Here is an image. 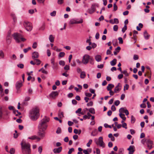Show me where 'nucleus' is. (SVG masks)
Listing matches in <instances>:
<instances>
[{"label":"nucleus","mask_w":154,"mask_h":154,"mask_svg":"<svg viewBox=\"0 0 154 154\" xmlns=\"http://www.w3.org/2000/svg\"><path fill=\"white\" fill-rule=\"evenodd\" d=\"M49 121V118L47 117H45L41 121L38 127L39 135H44L46 134V130L48 126L47 123Z\"/></svg>","instance_id":"f257e3e1"},{"label":"nucleus","mask_w":154,"mask_h":154,"mask_svg":"<svg viewBox=\"0 0 154 154\" xmlns=\"http://www.w3.org/2000/svg\"><path fill=\"white\" fill-rule=\"evenodd\" d=\"M21 149L23 154H30L31 152V145L29 143H26L23 140L21 142Z\"/></svg>","instance_id":"f03ea898"},{"label":"nucleus","mask_w":154,"mask_h":154,"mask_svg":"<svg viewBox=\"0 0 154 154\" xmlns=\"http://www.w3.org/2000/svg\"><path fill=\"white\" fill-rule=\"evenodd\" d=\"M39 109L37 107L33 108L31 112V119L33 120H36L39 116Z\"/></svg>","instance_id":"7ed1b4c3"},{"label":"nucleus","mask_w":154,"mask_h":154,"mask_svg":"<svg viewBox=\"0 0 154 154\" xmlns=\"http://www.w3.org/2000/svg\"><path fill=\"white\" fill-rule=\"evenodd\" d=\"M12 36L17 43H19L21 41L24 42L26 40L25 38L23 37V36L21 34L18 33H14L13 34Z\"/></svg>","instance_id":"20e7f679"},{"label":"nucleus","mask_w":154,"mask_h":154,"mask_svg":"<svg viewBox=\"0 0 154 154\" xmlns=\"http://www.w3.org/2000/svg\"><path fill=\"white\" fill-rule=\"evenodd\" d=\"M23 25L26 30L30 31L32 29V24L29 22L25 21L23 23Z\"/></svg>","instance_id":"39448f33"},{"label":"nucleus","mask_w":154,"mask_h":154,"mask_svg":"<svg viewBox=\"0 0 154 154\" xmlns=\"http://www.w3.org/2000/svg\"><path fill=\"white\" fill-rule=\"evenodd\" d=\"M95 141L97 145H99L102 147H105V143L103 141V138L102 137H100L97 140H95Z\"/></svg>","instance_id":"423d86ee"},{"label":"nucleus","mask_w":154,"mask_h":154,"mask_svg":"<svg viewBox=\"0 0 154 154\" xmlns=\"http://www.w3.org/2000/svg\"><path fill=\"white\" fill-rule=\"evenodd\" d=\"M90 56L88 54H85L83 57L82 63L85 64H87L89 62Z\"/></svg>","instance_id":"0eeeda50"},{"label":"nucleus","mask_w":154,"mask_h":154,"mask_svg":"<svg viewBox=\"0 0 154 154\" xmlns=\"http://www.w3.org/2000/svg\"><path fill=\"white\" fill-rule=\"evenodd\" d=\"M83 22V20L82 19H80L79 20H78L72 19L70 21L69 23L70 24H74L82 23Z\"/></svg>","instance_id":"6e6552de"},{"label":"nucleus","mask_w":154,"mask_h":154,"mask_svg":"<svg viewBox=\"0 0 154 154\" xmlns=\"http://www.w3.org/2000/svg\"><path fill=\"white\" fill-rule=\"evenodd\" d=\"M22 86V82L21 81H20L17 82L16 84V89L17 90V92H18L20 91V88Z\"/></svg>","instance_id":"1a4fd4ad"},{"label":"nucleus","mask_w":154,"mask_h":154,"mask_svg":"<svg viewBox=\"0 0 154 154\" xmlns=\"http://www.w3.org/2000/svg\"><path fill=\"white\" fill-rule=\"evenodd\" d=\"M122 86L120 83H118L117 86L115 87L114 91L115 93H117L121 89Z\"/></svg>","instance_id":"9d476101"},{"label":"nucleus","mask_w":154,"mask_h":154,"mask_svg":"<svg viewBox=\"0 0 154 154\" xmlns=\"http://www.w3.org/2000/svg\"><path fill=\"white\" fill-rule=\"evenodd\" d=\"M59 94V92L57 91H53L50 94V97L53 98H55V97L57 96Z\"/></svg>","instance_id":"9b49d317"},{"label":"nucleus","mask_w":154,"mask_h":154,"mask_svg":"<svg viewBox=\"0 0 154 154\" xmlns=\"http://www.w3.org/2000/svg\"><path fill=\"white\" fill-rule=\"evenodd\" d=\"M32 58L34 60L37 58L39 57V54L37 52L34 51L32 53Z\"/></svg>","instance_id":"f8f14e48"},{"label":"nucleus","mask_w":154,"mask_h":154,"mask_svg":"<svg viewBox=\"0 0 154 154\" xmlns=\"http://www.w3.org/2000/svg\"><path fill=\"white\" fill-rule=\"evenodd\" d=\"M62 149V147L60 146L57 148H54L53 151L54 153H59L61 151Z\"/></svg>","instance_id":"ddd939ff"},{"label":"nucleus","mask_w":154,"mask_h":154,"mask_svg":"<svg viewBox=\"0 0 154 154\" xmlns=\"http://www.w3.org/2000/svg\"><path fill=\"white\" fill-rule=\"evenodd\" d=\"M29 139L32 140H36L37 141H39L41 139V138L37 136L36 135H33L28 138Z\"/></svg>","instance_id":"4468645a"},{"label":"nucleus","mask_w":154,"mask_h":154,"mask_svg":"<svg viewBox=\"0 0 154 154\" xmlns=\"http://www.w3.org/2000/svg\"><path fill=\"white\" fill-rule=\"evenodd\" d=\"M134 146H131L128 149V150L129 151V154H133L134 152Z\"/></svg>","instance_id":"2eb2a0df"},{"label":"nucleus","mask_w":154,"mask_h":154,"mask_svg":"<svg viewBox=\"0 0 154 154\" xmlns=\"http://www.w3.org/2000/svg\"><path fill=\"white\" fill-rule=\"evenodd\" d=\"M6 42L8 44H10L11 42V36L10 34H9L7 37Z\"/></svg>","instance_id":"dca6fc26"},{"label":"nucleus","mask_w":154,"mask_h":154,"mask_svg":"<svg viewBox=\"0 0 154 154\" xmlns=\"http://www.w3.org/2000/svg\"><path fill=\"white\" fill-rule=\"evenodd\" d=\"M114 87V85L112 84H109L107 87L108 91L112 90V89Z\"/></svg>","instance_id":"f3484780"},{"label":"nucleus","mask_w":154,"mask_h":154,"mask_svg":"<svg viewBox=\"0 0 154 154\" xmlns=\"http://www.w3.org/2000/svg\"><path fill=\"white\" fill-rule=\"evenodd\" d=\"M144 36L146 39H148L150 36V35L148 34L146 31H145L144 32Z\"/></svg>","instance_id":"a211bd4d"},{"label":"nucleus","mask_w":154,"mask_h":154,"mask_svg":"<svg viewBox=\"0 0 154 154\" xmlns=\"http://www.w3.org/2000/svg\"><path fill=\"white\" fill-rule=\"evenodd\" d=\"M95 59L97 61L99 62L101 60V57L100 55H97L95 57Z\"/></svg>","instance_id":"6ab92c4d"},{"label":"nucleus","mask_w":154,"mask_h":154,"mask_svg":"<svg viewBox=\"0 0 154 154\" xmlns=\"http://www.w3.org/2000/svg\"><path fill=\"white\" fill-rule=\"evenodd\" d=\"M34 60L35 62V64H36L37 65H39L42 62L40 60L38 59H35Z\"/></svg>","instance_id":"aec40b11"},{"label":"nucleus","mask_w":154,"mask_h":154,"mask_svg":"<svg viewBox=\"0 0 154 154\" xmlns=\"http://www.w3.org/2000/svg\"><path fill=\"white\" fill-rule=\"evenodd\" d=\"M116 59H114L112 60L110 62V64L112 66H114L116 64Z\"/></svg>","instance_id":"412c9836"},{"label":"nucleus","mask_w":154,"mask_h":154,"mask_svg":"<svg viewBox=\"0 0 154 154\" xmlns=\"http://www.w3.org/2000/svg\"><path fill=\"white\" fill-rule=\"evenodd\" d=\"M49 39L51 42H53L54 41V37L52 35H50L49 37Z\"/></svg>","instance_id":"4be33fe9"},{"label":"nucleus","mask_w":154,"mask_h":154,"mask_svg":"<svg viewBox=\"0 0 154 154\" xmlns=\"http://www.w3.org/2000/svg\"><path fill=\"white\" fill-rule=\"evenodd\" d=\"M120 117L122 119L123 121H125L126 119V117L125 116V115L124 114L122 113H120L119 114Z\"/></svg>","instance_id":"5701e85b"},{"label":"nucleus","mask_w":154,"mask_h":154,"mask_svg":"<svg viewBox=\"0 0 154 154\" xmlns=\"http://www.w3.org/2000/svg\"><path fill=\"white\" fill-rule=\"evenodd\" d=\"M86 76L85 72H82L80 75V78L81 79H84Z\"/></svg>","instance_id":"b1692460"},{"label":"nucleus","mask_w":154,"mask_h":154,"mask_svg":"<svg viewBox=\"0 0 154 154\" xmlns=\"http://www.w3.org/2000/svg\"><path fill=\"white\" fill-rule=\"evenodd\" d=\"M90 63L91 64H94V60L92 57H90L89 58V61Z\"/></svg>","instance_id":"393cba45"},{"label":"nucleus","mask_w":154,"mask_h":154,"mask_svg":"<svg viewBox=\"0 0 154 154\" xmlns=\"http://www.w3.org/2000/svg\"><path fill=\"white\" fill-rule=\"evenodd\" d=\"M4 57V54L3 51L1 50L0 51V59L1 58H3Z\"/></svg>","instance_id":"a878e982"},{"label":"nucleus","mask_w":154,"mask_h":154,"mask_svg":"<svg viewBox=\"0 0 154 154\" xmlns=\"http://www.w3.org/2000/svg\"><path fill=\"white\" fill-rule=\"evenodd\" d=\"M89 112L92 114H94L95 113L94 109L93 108H90L89 109Z\"/></svg>","instance_id":"bb28decb"},{"label":"nucleus","mask_w":154,"mask_h":154,"mask_svg":"<svg viewBox=\"0 0 154 154\" xmlns=\"http://www.w3.org/2000/svg\"><path fill=\"white\" fill-rule=\"evenodd\" d=\"M8 108L9 110H13V112L14 113V114H15L16 113V110L14 109V107L13 106H9L8 107Z\"/></svg>","instance_id":"cd10ccee"},{"label":"nucleus","mask_w":154,"mask_h":154,"mask_svg":"<svg viewBox=\"0 0 154 154\" xmlns=\"http://www.w3.org/2000/svg\"><path fill=\"white\" fill-rule=\"evenodd\" d=\"M53 49L54 50L56 51L57 52H60L61 51V49H59L56 46H55L54 47H53Z\"/></svg>","instance_id":"c85d7f7f"},{"label":"nucleus","mask_w":154,"mask_h":154,"mask_svg":"<svg viewBox=\"0 0 154 154\" xmlns=\"http://www.w3.org/2000/svg\"><path fill=\"white\" fill-rule=\"evenodd\" d=\"M64 113L63 112H61L58 113V116L60 118H62L64 117Z\"/></svg>","instance_id":"c756f323"},{"label":"nucleus","mask_w":154,"mask_h":154,"mask_svg":"<svg viewBox=\"0 0 154 154\" xmlns=\"http://www.w3.org/2000/svg\"><path fill=\"white\" fill-rule=\"evenodd\" d=\"M124 149L123 148H120L119 150L118 153L119 154H123Z\"/></svg>","instance_id":"7c9ffc66"},{"label":"nucleus","mask_w":154,"mask_h":154,"mask_svg":"<svg viewBox=\"0 0 154 154\" xmlns=\"http://www.w3.org/2000/svg\"><path fill=\"white\" fill-rule=\"evenodd\" d=\"M31 48L29 47L27 48H25L23 49V51L25 53H27L29 50H31Z\"/></svg>","instance_id":"2f4dec72"},{"label":"nucleus","mask_w":154,"mask_h":154,"mask_svg":"<svg viewBox=\"0 0 154 154\" xmlns=\"http://www.w3.org/2000/svg\"><path fill=\"white\" fill-rule=\"evenodd\" d=\"M15 152V149L13 148H11L10 149L9 152L11 154H14V153Z\"/></svg>","instance_id":"473e14b6"},{"label":"nucleus","mask_w":154,"mask_h":154,"mask_svg":"<svg viewBox=\"0 0 154 154\" xmlns=\"http://www.w3.org/2000/svg\"><path fill=\"white\" fill-rule=\"evenodd\" d=\"M122 123V126L123 128H127V124L125 123H124L123 121H122L121 122Z\"/></svg>","instance_id":"72a5a7b5"},{"label":"nucleus","mask_w":154,"mask_h":154,"mask_svg":"<svg viewBox=\"0 0 154 154\" xmlns=\"http://www.w3.org/2000/svg\"><path fill=\"white\" fill-rule=\"evenodd\" d=\"M37 43L36 42H35L33 43L32 46V47L33 48L35 49L37 48Z\"/></svg>","instance_id":"f704fd0d"},{"label":"nucleus","mask_w":154,"mask_h":154,"mask_svg":"<svg viewBox=\"0 0 154 154\" xmlns=\"http://www.w3.org/2000/svg\"><path fill=\"white\" fill-rule=\"evenodd\" d=\"M146 143H147V144H148L150 145H152L153 143L152 141H151L149 139L147 140Z\"/></svg>","instance_id":"c9c22d12"},{"label":"nucleus","mask_w":154,"mask_h":154,"mask_svg":"<svg viewBox=\"0 0 154 154\" xmlns=\"http://www.w3.org/2000/svg\"><path fill=\"white\" fill-rule=\"evenodd\" d=\"M59 64L60 65L64 66L65 65V62L63 60H60L59 61Z\"/></svg>","instance_id":"e433bc0d"},{"label":"nucleus","mask_w":154,"mask_h":154,"mask_svg":"<svg viewBox=\"0 0 154 154\" xmlns=\"http://www.w3.org/2000/svg\"><path fill=\"white\" fill-rule=\"evenodd\" d=\"M122 73L124 74L126 76H128L129 75V74L127 72L126 70H125L123 71L122 72Z\"/></svg>","instance_id":"4c0bfd02"},{"label":"nucleus","mask_w":154,"mask_h":154,"mask_svg":"<svg viewBox=\"0 0 154 154\" xmlns=\"http://www.w3.org/2000/svg\"><path fill=\"white\" fill-rule=\"evenodd\" d=\"M135 121V119L133 116H131V122L132 123H134Z\"/></svg>","instance_id":"58836bf2"},{"label":"nucleus","mask_w":154,"mask_h":154,"mask_svg":"<svg viewBox=\"0 0 154 154\" xmlns=\"http://www.w3.org/2000/svg\"><path fill=\"white\" fill-rule=\"evenodd\" d=\"M65 53L64 52H61L59 53V56L60 57H62L65 56Z\"/></svg>","instance_id":"ea45409f"},{"label":"nucleus","mask_w":154,"mask_h":154,"mask_svg":"<svg viewBox=\"0 0 154 154\" xmlns=\"http://www.w3.org/2000/svg\"><path fill=\"white\" fill-rule=\"evenodd\" d=\"M125 110L124 108H121L119 110V112L120 113H122L123 112H124L125 111Z\"/></svg>","instance_id":"a19ab883"},{"label":"nucleus","mask_w":154,"mask_h":154,"mask_svg":"<svg viewBox=\"0 0 154 154\" xmlns=\"http://www.w3.org/2000/svg\"><path fill=\"white\" fill-rule=\"evenodd\" d=\"M127 29V26L126 25H125L124 27L122 29V31L124 33Z\"/></svg>","instance_id":"79ce46f5"},{"label":"nucleus","mask_w":154,"mask_h":154,"mask_svg":"<svg viewBox=\"0 0 154 154\" xmlns=\"http://www.w3.org/2000/svg\"><path fill=\"white\" fill-rule=\"evenodd\" d=\"M92 140H90L88 142L87 144V146L88 147L90 146V145L92 143Z\"/></svg>","instance_id":"37998d69"},{"label":"nucleus","mask_w":154,"mask_h":154,"mask_svg":"<svg viewBox=\"0 0 154 154\" xmlns=\"http://www.w3.org/2000/svg\"><path fill=\"white\" fill-rule=\"evenodd\" d=\"M109 138H110L111 140L112 141H114L115 140V138L113 135H108Z\"/></svg>","instance_id":"c03bdc74"},{"label":"nucleus","mask_w":154,"mask_h":154,"mask_svg":"<svg viewBox=\"0 0 154 154\" xmlns=\"http://www.w3.org/2000/svg\"><path fill=\"white\" fill-rule=\"evenodd\" d=\"M119 40V43L121 44H122L123 43V41L122 38L121 37H119L118 38Z\"/></svg>","instance_id":"a18cd8bd"},{"label":"nucleus","mask_w":154,"mask_h":154,"mask_svg":"<svg viewBox=\"0 0 154 154\" xmlns=\"http://www.w3.org/2000/svg\"><path fill=\"white\" fill-rule=\"evenodd\" d=\"M118 26L117 25H114L113 26V30L115 31H117L118 29Z\"/></svg>","instance_id":"49530a36"},{"label":"nucleus","mask_w":154,"mask_h":154,"mask_svg":"<svg viewBox=\"0 0 154 154\" xmlns=\"http://www.w3.org/2000/svg\"><path fill=\"white\" fill-rule=\"evenodd\" d=\"M17 66L18 67L21 69H23L24 67V65L23 64H18L17 65Z\"/></svg>","instance_id":"de8ad7c7"},{"label":"nucleus","mask_w":154,"mask_h":154,"mask_svg":"<svg viewBox=\"0 0 154 154\" xmlns=\"http://www.w3.org/2000/svg\"><path fill=\"white\" fill-rule=\"evenodd\" d=\"M82 111V109L81 108L78 109L75 112L76 113H79V114H82L81 112V111Z\"/></svg>","instance_id":"09e8293b"},{"label":"nucleus","mask_w":154,"mask_h":154,"mask_svg":"<svg viewBox=\"0 0 154 154\" xmlns=\"http://www.w3.org/2000/svg\"><path fill=\"white\" fill-rule=\"evenodd\" d=\"M117 9V7L116 3L113 5V10L114 11H116Z\"/></svg>","instance_id":"8fccbe9b"},{"label":"nucleus","mask_w":154,"mask_h":154,"mask_svg":"<svg viewBox=\"0 0 154 154\" xmlns=\"http://www.w3.org/2000/svg\"><path fill=\"white\" fill-rule=\"evenodd\" d=\"M74 149L73 148H72L70 149L69 151L68 152V154H71L72 152L74 151Z\"/></svg>","instance_id":"3c124183"},{"label":"nucleus","mask_w":154,"mask_h":154,"mask_svg":"<svg viewBox=\"0 0 154 154\" xmlns=\"http://www.w3.org/2000/svg\"><path fill=\"white\" fill-rule=\"evenodd\" d=\"M61 131V129L59 127L58 128L57 131H56V133L57 134H60Z\"/></svg>","instance_id":"603ef678"},{"label":"nucleus","mask_w":154,"mask_h":154,"mask_svg":"<svg viewBox=\"0 0 154 154\" xmlns=\"http://www.w3.org/2000/svg\"><path fill=\"white\" fill-rule=\"evenodd\" d=\"M134 60H137L139 59V56L138 55L136 54H134V58H133Z\"/></svg>","instance_id":"864d4df0"},{"label":"nucleus","mask_w":154,"mask_h":154,"mask_svg":"<svg viewBox=\"0 0 154 154\" xmlns=\"http://www.w3.org/2000/svg\"><path fill=\"white\" fill-rule=\"evenodd\" d=\"M85 94L87 97H90L92 96V94L91 93H85Z\"/></svg>","instance_id":"5fc2aeb1"},{"label":"nucleus","mask_w":154,"mask_h":154,"mask_svg":"<svg viewBox=\"0 0 154 154\" xmlns=\"http://www.w3.org/2000/svg\"><path fill=\"white\" fill-rule=\"evenodd\" d=\"M120 102L119 100H117L115 101L114 104L116 106H118L120 104Z\"/></svg>","instance_id":"6e6d98bb"},{"label":"nucleus","mask_w":154,"mask_h":154,"mask_svg":"<svg viewBox=\"0 0 154 154\" xmlns=\"http://www.w3.org/2000/svg\"><path fill=\"white\" fill-rule=\"evenodd\" d=\"M56 11H54L50 13V15L52 16H54L56 15Z\"/></svg>","instance_id":"4d7b16f0"},{"label":"nucleus","mask_w":154,"mask_h":154,"mask_svg":"<svg viewBox=\"0 0 154 154\" xmlns=\"http://www.w3.org/2000/svg\"><path fill=\"white\" fill-rule=\"evenodd\" d=\"M45 29V24H43L39 29V30H43Z\"/></svg>","instance_id":"13d9d810"},{"label":"nucleus","mask_w":154,"mask_h":154,"mask_svg":"<svg viewBox=\"0 0 154 154\" xmlns=\"http://www.w3.org/2000/svg\"><path fill=\"white\" fill-rule=\"evenodd\" d=\"M147 139L145 138L142 139L141 140L142 143L143 144H144L146 142V143Z\"/></svg>","instance_id":"bf43d9fd"},{"label":"nucleus","mask_w":154,"mask_h":154,"mask_svg":"<svg viewBox=\"0 0 154 154\" xmlns=\"http://www.w3.org/2000/svg\"><path fill=\"white\" fill-rule=\"evenodd\" d=\"M64 68L65 70H69V66L68 65H66Z\"/></svg>","instance_id":"052dcab7"},{"label":"nucleus","mask_w":154,"mask_h":154,"mask_svg":"<svg viewBox=\"0 0 154 154\" xmlns=\"http://www.w3.org/2000/svg\"><path fill=\"white\" fill-rule=\"evenodd\" d=\"M33 92L31 88H29L28 90V92L29 94H32Z\"/></svg>","instance_id":"680f3d73"},{"label":"nucleus","mask_w":154,"mask_h":154,"mask_svg":"<svg viewBox=\"0 0 154 154\" xmlns=\"http://www.w3.org/2000/svg\"><path fill=\"white\" fill-rule=\"evenodd\" d=\"M114 23L116 24H118L119 23V21L117 18H114Z\"/></svg>","instance_id":"e2e57ef3"},{"label":"nucleus","mask_w":154,"mask_h":154,"mask_svg":"<svg viewBox=\"0 0 154 154\" xmlns=\"http://www.w3.org/2000/svg\"><path fill=\"white\" fill-rule=\"evenodd\" d=\"M47 55L49 57L51 56V51L49 49H48L47 50Z\"/></svg>","instance_id":"0e129e2a"},{"label":"nucleus","mask_w":154,"mask_h":154,"mask_svg":"<svg viewBox=\"0 0 154 154\" xmlns=\"http://www.w3.org/2000/svg\"><path fill=\"white\" fill-rule=\"evenodd\" d=\"M42 151V147L41 146L39 147L38 148V151L39 153L40 154L41 153Z\"/></svg>","instance_id":"69168bd1"},{"label":"nucleus","mask_w":154,"mask_h":154,"mask_svg":"<svg viewBox=\"0 0 154 154\" xmlns=\"http://www.w3.org/2000/svg\"><path fill=\"white\" fill-rule=\"evenodd\" d=\"M29 13L31 14H32L34 13V11L33 9H30L29 10Z\"/></svg>","instance_id":"338daca9"},{"label":"nucleus","mask_w":154,"mask_h":154,"mask_svg":"<svg viewBox=\"0 0 154 154\" xmlns=\"http://www.w3.org/2000/svg\"><path fill=\"white\" fill-rule=\"evenodd\" d=\"M140 106L142 108H144L146 107V105L145 103H142L140 105Z\"/></svg>","instance_id":"774afa93"}]
</instances>
